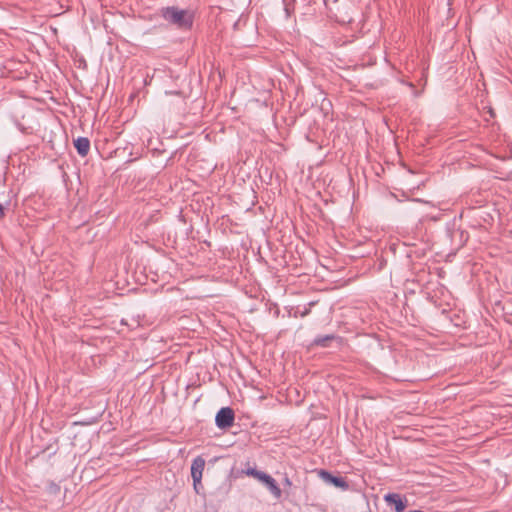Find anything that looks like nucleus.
Listing matches in <instances>:
<instances>
[{
  "mask_svg": "<svg viewBox=\"0 0 512 512\" xmlns=\"http://www.w3.org/2000/svg\"><path fill=\"white\" fill-rule=\"evenodd\" d=\"M162 17L169 23L176 25L180 29H191L194 16L187 10L178 9L175 6L162 8Z\"/></svg>",
  "mask_w": 512,
  "mask_h": 512,
  "instance_id": "1",
  "label": "nucleus"
},
{
  "mask_svg": "<svg viewBox=\"0 0 512 512\" xmlns=\"http://www.w3.org/2000/svg\"><path fill=\"white\" fill-rule=\"evenodd\" d=\"M246 474L248 476H252L262 482L266 487L269 489L271 494L276 498L280 499L282 496L283 491L280 489L278 484L276 483L275 479L270 476L269 474L259 471L256 468H248L246 470Z\"/></svg>",
  "mask_w": 512,
  "mask_h": 512,
  "instance_id": "2",
  "label": "nucleus"
},
{
  "mask_svg": "<svg viewBox=\"0 0 512 512\" xmlns=\"http://www.w3.org/2000/svg\"><path fill=\"white\" fill-rule=\"evenodd\" d=\"M235 413L230 407H222L216 414L215 424L219 429L225 430L234 424Z\"/></svg>",
  "mask_w": 512,
  "mask_h": 512,
  "instance_id": "3",
  "label": "nucleus"
},
{
  "mask_svg": "<svg viewBox=\"0 0 512 512\" xmlns=\"http://www.w3.org/2000/svg\"><path fill=\"white\" fill-rule=\"evenodd\" d=\"M205 468V460L201 456H197L191 465V476L193 479L194 490H197V485L201 484L203 470Z\"/></svg>",
  "mask_w": 512,
  "mask_h": 512,
  "instance_id": "4",
  "label": "nucleus"
},
{
  "mask_svg": "<svg viewBox=\"0 0 512 512\" xmlns=\"http://www.w3.org/2000/svg\"><path fill=\"white\" fill-rule=\"evenodd\" d=\"M319 475L326 483H329L337 488H341L343 490H347L349 488V484L345 478L341 476H335L326 470H320Z\"/></svg>",
  "mask_w": 512,
  "mask_h": 512,
  "instance_id": "5",
  "label": "nucleus"
},
{
  "mask_svg": "<svg viewBox=\"0 0 512 512\" xmlns=\"http://www.w3.org/2000/svg\"><path fill=\"white\" fill-rule=\"evenodd\" d=\"M384 500L395 506V512H404L407 507V501L403 500L398 493H388L384 495Z\"/></svg>",
  "mask_w": 512,
  "mask_h": 512,
  "instance_id": "6",
  "label": "nucleus"
},
{
  "mask_svg": "<svg viewBox=\"0 0 512 512\" xmlns=\"http://www.w3.org/2000/svg\"><path fill=\"white\" fill-rule=\"evenodd\" d=\"M73 144L77 153L81 157H85L88 155L90 150V140L87 137H78L73 141Z\"/></svg>",
  "mask_w": 512,
  "mask_h": 512,
  "instance_id": "7",
  "label": "nucleus"
},
{
  "mask_svg": "<svg viewBox=\"0 0 512 512\" xmlns=\"http://www.w3.org/2000/svg\"><path fill=\"white\" fill-rule=\"evenodd\" d=\"M334 339H336V336L334 334L317 336L313 340L312 345L320 347H329L330 342L333 341Z\"/></svg>",
  "mask_w": 512,
  "mask_h": 512,
  "instance_id": "8",
  "label": "nucleus"
},
{
  "mask_svg": "<svg viewBox=\"0 0 512 512\" xmlns=\"http://www.w3.org/2000/svg\"><path fill=\"white\" fill-rule=\"evenodd\" d=\"M282 484L284 485L285 488H290L292 486V481L290 480L288 475H285V477L283 478Z\"/></svg>",
  "mask_w": 512,
  "mask_h": 512,
  "instance_id": "9",
  "label": "nucleus"
},
{
  "mask_svg": "<svg viewBox=\"0 0 512 512\" xmlns=\"http://www.w3.org/2000/svg\"><path fill=\"white\" fill-rule=\"evenodd\" d=\"M5 207L0 203V220H2L5 217Z\"/></svg>",
  "mask_w": 512,
  "mask_h": 512,
  "instance_id": "10",
  "label": "nucleus"
},
{
  "mask_svg": "<svg viewBox=\"0 0 512 512\" xmlns=\"http://www.w3.org/2000/svg\"><path fill=\"white\" fill-rule=\"evenodd\" d=\"M309 312H310V310L306 308V309L301 313V316H302V317H305L306 315H308V314H309Z\"/></svg>",
  "mask_w": 512,
  "mask_h": 512,
  "instance_id": "11",
  "label": "nucleus"
},
{
  "mask_svg": "<svg viewBox=\"0 0 512 512\" xmlns=\"http://www.w3.org/2000/svg\"><path fill=\"white\" fill-rule=\"evenodd\" d=\"M200 488H202V484L197 485V490H195V492H196L197 494H199V493H200Z\"/></svg>",
  "mask_w": 512,
  "mask_h": 512,
  "instance_id": "12",
  "label": "nucleus"
},
{
  "mask_svg": "<svg viewBox=\"0 0 512 512\" xmlns=\"http://www.w3.org/2000/svg\"><path fill=\"white\" fill-rule=\"evenodd\" d=\"M408 512H423L422 510H411V511H408Z\"/></svg>",
  "mask_w": 512,
  "mask_h": 512,
  "instance_id": "13",
  "label": "nucleus"
},
{
  "mask_svg": "<svg viewBox=\"0 0 512 512\" xmlns=\"http://www.w3.org/2000/svg\"><path fill=\"white\" fill-rule=\"evenodd\" d=\"M369 512H373V511L369 510Z\"/></svg>",
  "mask_w": 512,
  "mask_h": 512,
  "instance_id": "14",
  "label": "nucleus"
}]
</instances>
